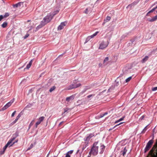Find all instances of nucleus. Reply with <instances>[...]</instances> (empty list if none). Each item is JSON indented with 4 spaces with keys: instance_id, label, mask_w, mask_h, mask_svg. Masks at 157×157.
<instances>
[{
    "instance_id": "obj_1",
    "label": "nucleus",
    "mask_w": 157,
    "mask_h": 157,
    "mask_svg": "<svg viewBox=\"0 0 157 157\" xmlns=\"http://www.w3.org/2000/svg\"><path fill=\"white\" fill-rule=\"evenodd\" d=\"M98 142H94L90 151V153H91L94 156H95L98 154Z\"/></svg>"
},
{
    "instance_id": "obj_2",
    "label": "nucleus",
    "mask_w": 157,
    "mask_h": 157,
    "mask_svg": "<svg viewBox=\"0 0 157 157\" xmlns=\"http://www.w3.org/2000/svg\"><path fill=\"white\" fill-rule=\"evenodd\" d=\"M152 157H157V139L155 144L150 151Z\"/></svg>"
},
{
    "instance_id": "obj_3",
    "label": "nucleus",
    "mask_w": 157,
    "mask_h": 157,
    "mask_svg": "<svg viewBox=\"0 0 157 157\" xmlns=\"http://www.w3.org/2000/svg\"><path fill=\"white\" fill-rule=\"evenodd\" d=\"M52 18H53L51 16V14L50 13L48 14V15L43 18V20L41 21L43 25H45L47 23L49 22Z\"/></svg>"
},
{
    "instance_id": "obj_4",
    "label": "nucleus",
    "mask_w": 157,
    "mask_h": 157,
    "mask_svg": "<svg viewBox=\"0 0 157 157\" xmlns=\"http://www.w3.org/2000/svg\"><path fill=\"white\" fill-rule=\"evenodd\" d=\"M154 137L153 136L152 139L150 140L147 143L146 147L144 149V152H146L150 149L151 147L153 144L154 142Z\"/></svg>"
},
{
    "instance_id": "obj_5",
    "label": "nucleus",
    "mask_w": 157,
    "mask_h": 157,
    "mask_svg": "<svg viewBox=\"0 0 157 157\" xmlns=\"http://www.w3.org/2000/svg\"><path fill=\"white\" fill-rule=\"evenodd\" d=\"M81 85L80 83H75L74 82L73 84H72L70 85L68 87L67 90H70L74 88H76L80 86Z\"/></svg>"
},
{
    "instance_id": "obj_6",
    "label": "nucleus",
    "mask_w": 157,
    "mask_h": 157,
    "mask_svg": "<svg viewBox=\"0 0 157 157\" xmlns=\"http://www.w3.org/2000/svg\"><path fill=\"white\" fill-rule=\"evenodd\" d=\"M14 100V99L13 98L10 100V101L7 103L2 109L3 110H4L7 108H8L12 104Z\"/></svg>"
},
{
    "instance_id": "obj_7",
    "label": "nucleus",
    "mask_w": 157,
    "mask_h": 157,
    "mask_svg": "<svg viewBox=\"0 0 157 157\" xmlns=\"http://www.w3.org/2000/svg\"><path fill=\"white\" fill-rule=\"evenodd\" d=\"M10 141H8L7 144L5 145V146L3 148V151H1V154H4L5 150L8 147H10L11 146H12L13 144L14 143H13V144H10Z\"/></svg>"
},
{
    "instance_id": "obj_8",
    "label": "nucleus",
    "mask_w": 157,
    "mask_h": 157,
    "mask_svg": "<svg viewBox=\"0 0 157 157\" xmlns=\"http://www.w3.org/2000/svg\"><path fill=\"white\" fill-rule=\"evenodd\" d=\"M108 43L103 41L100 44L99 48V49H103L105 48L108 46Z\"/></svg>"
},
{
    "instance_id": "obj_9",
    "label": "nucleus",
    "mask_w": 157,
    "mask_h": 157,
    "mask_svg": "<svg viewBox=\"0 0 157 157\" xmlns=\"http://www.w3.org/2000/svg\"><path fill=\"white\" fill-rule=\"evenodd\" d=\"M128 149V147H125L120 152V154L122 155L123 156H124L127 151Z\"/></svg>"
},
{
    "instance_id": "obj_10",
    "label": "nucleus",
    "mask_w": 157,
    "mask_h": 157,
    "mask_svg": "<svg viewBox=\"0 0 157 157\" xmlns=\"http://www.w3.org/2000/svg\"><path fill=\"white\" fill-rule=\"evenodd\" d=\"M105 146L103 144H101L100 147L99 154H101L103 153L105 150Z\"/></svg>"
},
{
    "instance_id": "obj_11",
    "label": "nucleus",
    "mask_w": 157,
    "mask_h": 157,
    "mask_svg": "<svg viewBox=\"0 0 157 157\" xmlns=\"http://www.w3.org/2000/svg\"><path fill=\"white\" fill-rule=\"evenodd\" d=\"M66 23L65 22L61 23L60 25L58 27V30H60L63 29L64 28V26L66 25Z\"/></svg>"
},
{
    "instance_id": "obj_12",
    "label": "nucleus",
    "mask_w": 157,
    "mask_h": 157,
    "mask_svg": "<svg viewBox=\"0 0 157 157\" xmlns=\"http://www.w3.org/2000/svg\"><path fill=\"white\" fill-rule=\"evenodd\" d=\"M74 98V96L73 95H71L70 97L66 98V100L67 102H70L72 101Z\"/></svg>"
},
{
    "instance_id": "obj_13",
    "label": "nucleus",
    "mask_w": 157,
    "mask_h": 157,
    "mask_svg": "<svg viewBox=\"0 0 157 157\" xmlns=\"http://www.w3.org/2000/svg\"><path fill=\"white\" fill-rule=\"evenodd\" d=\"M23 2H20L18 3L15 4H14L13 5V6L14 8H17L18 7H20L21 5H23Z\"/></svg>"
},
{
    "instance_id": "obj_14",
    "label": "nucleus",
    "mask_w": 157,
    "mask_h": 157,
    "mask_svg": "<svg viewBox=\"0 0 157 157\" xmlns=\"http://www.w3.org/2000/svg\"><path fill=\"white\" fill-rule=\"evenodd\" d=\"M73 150L68 151L66 154L65 157H71V155L73 153Z\"/></svg>"
},
{
    "instance_id": "obj_15",
    "label": "nucleus",
    "mask_w": 157,
    "mask_h": 157,
    "mask_svg": "<svg viewBox=\"0 0 157 157\" xmlns=\"http://www.w3.org/2000/svg\"><path fill=\"white\" fill-rule=\"evenodd\" d=\"M138 1H135L134 2H133L132 3L129 5L127 6V8H129V7H131L132 6H134L135 5L137 4L138 2Z\"/></svg>"
},
{
    "instance_id": "obj_16",
    "label": "nucleus",
    "mask_w": 157,
    "mask_h": 157,
    "mask_svg": "<svg viewBox=\"0 0 157 157\" xmlns=\"http://www.w3.org/2000/svg\"><path fill=\"white\" fill-rule=\"evenodd\" d=\"M157 19V15L151 18L148 19V21L150 22H153L155 21Z\"/></svg>"
},
{
    "instance_id": "obj_17",
    "label": "nucleus",
    "mask_w": 157,
    "mask_h": 157,
    "mask_svg": "<svg viewBox=\"0 0 157 157\" xmlns=\"http://www.w3.org/2000/svg\"><path fill=\"white\" fill-rule=\"evenodd\" d=\"M59 10H56V11H54L53 12H51L49 13L51 14V16L52 17V18H53L54 16L56 14H57L59 13Z\"/></svg>"
},
{
    "instance_id": "obj_18",
    "label": "nucleus",
    "mask_w": 157,
    "mask_h": 157,
    "mask_svg": "<svg viewBox=\"0 0 157 157\" xmlns=\"http://www.w3.org/2000/svg\"><path fill=\"white\" fill-rule=\"evenodd\" d=\"M109 60L108 57H106L104 60L103 63L104 65H106L108 64Z\"/></svg>"
},
{
    "instance_id": "obj_19",
    "label": "nucleus",
    "mask_w": 157,
    "mask_h": 157,
    "mask_svg": "<svg viewBox=\"0 0 157 157\" xmlns=\"http://www.w3.org/2000/svg\"><path fill=\"white\" fill-rule=\"evenodd\" d=\"M149 57L147 56H145L141 61V62L143 63L146 62L148 59Z\"/></svg>"
},
{
    "instance_id": "obj_20",
    "label": "nucleus",
    "mask_w": 157,
    "mask_h": 157,
    "mask_svg": "<svg viewBox=\"0 0 157 157\" xmlns=\"http://www.w3.org/2000/svg\"><path fill=\"white\" fill-rule=\"evenodd\" d=\"M44 25H43V24L41 22L40 24L36 28V29L37 30H38L39 29L42 27L43 26H44Z\"/></svg>"
},
{
    "instance_id": "obj_21",
    "label": "nucleus",
    "mask_w": 157,
    "mask_h": 157,
    "mask_svg": "<svg viewBox=\"0 0 157 157\" xmlns=\"http://www.w3.org/2000/svg\"><path fill=\"white\" fill-rule=\"evenodd\" d=\"M44 117H41L38 119V121L41 123L44 120Z\"/></svg>"
},
{
    "instance_id": "obj_22",
    "label": "nucleus",
    "mask_w": 157,
    "mask_h": 157,
    "mask_svg": "<svg viewBox=\"0 0 157 157\" xmlns=\"http://www.w3.org/2000/svg\"><path fill=\"white\" fill-rule=\"evenodd\" d=\"M94 136V135L93 134H90L88 136H87L86 137V140H89L91 138V137H92L93 136Z\"/></svg>"
},
{
    "instance_id": "obj_23",
    "label": "nucleus",
    "mask_w": 157,
    "mask_h": 157,
    "mask_svg": "<svg viewBox=\"0 0 157 157\" xmlns=\"http://www.w3.org/2000/svg\"><path fill=\"white\" fill-rule=\"evenodd\" d=\"M98 33V32H96L95 33L93 34V35H91L90 36H89L90 37L91 39L92 38L96 36Z\"/></svg>"
},
{
    "instance_id": "obj_24",
    "label": "nucleus",
    "mask_w": 157,
    "mask_h": 157,
    "mask_svg": "<svg viewBox=\"0 0 157 157\" xmlns=\"http://www.w3.org/2000/svg\"><path fill=\"white\" fill-rule=\"evenodd\" d=\"M98 33V32H96L95 33L93 34V35H91L90 36H89L90 37L91 39L92 38L96 36Z\"/></svg>"
},
{
    "instance_id": "obj_25",
    "label": "nucleus",
    "mask_w": 157,
    "mask_h": 157,
    "mask_svg": "<svg viewBox=\"0 0 157 157\" xmlns=\"http://www.w3.org/2000/svg\"><path fill=\"white\" fill-rule=\"evenodd\" d=\"M98 33V32H96L95 33L93 34V35H91L90 36H89L90 37L91 39L92 38L96 36Z\"/></svg>"
},
{
    "instance_id": "obj_26",
    "label": "nucleus",
    "mask_w": 157,
    "mask_h": 157,
    "mask_svg": "<svg viewBox=\"0 0 157 157\" xmlns=\"http://www.w3.org/2000/svg\"><path fill=\"white\" fill-rule=\"evenodd\" d=\"M98 33V32H96L95 33L93 34V35H91L90 36H89L90 37L91 39L92 38L96 36Z\"/></svg>"
},
{
    "instance_id": "obj_27",
    "label": "nucleus",
    "mask_w": 157,
    "mask_h": 157,
    "mask_svg": "<svg viewBox=\"0 0 157 157\" xmlns=\"http://www.w3.org/2000/svg\"><path fill=\"white\" fill-rule=\"evenodd\" d=\"M7 25V23L6 22H5L2 24V26L3 28H4L6 27Z\"/></svg>"
},
{
    "instance_id": "obj_28",
    "label": "nucleus",
    "mask_w": 157,
    "mask_h": 157,
    "mask_svg": "<svg viewBox=\"0 0 157 157\" xmlns=\"http://www.w3.org/2000/svg\"><path fill=\"white\" fill-rule=\"evenodd\" d=\"M147 126H146L143 129V130H142V131L141 132V133H142V134H143L144 133H145V132H146V131L147 130Z\"/></svg>"
},
{
    "instance_id": "obj_29",
    "label": "nucleus",
    "mask_w": 157,
    "mask_h": 157,
    "mask_svg": "<svg viewBox=\"0 0 157 157\" xmlns=\"http://www.w3.org/2000/svg\"><path fill=\"white\" fill-rule=\"evenodd\" d=\"M111 19V17H109V16H107L105 19V21L106 22H107L108 21H109Z\"/></svg>"
},
{
    "instance_id": "obj_30",
    "label": "nucleus",
    "mask_w": 157,
    "mask_h": 157,
    "mask_svg": "<svg viewBox=\"0 0 157 157\" xmlns=\"http://www.w3.org/2000/svg\"><path fill=\"white\" fill-rule=\"evenodd\" d=\"M56 87L55 86H54L52 87L49 90V91L50 92H52V91H53L56 88Z\"/></svg>"
},
{
    "instance_id": "obj_31",
    "label": "nucleus",
    "mask_w": 157,
    "mask_h": 157,
    "mask_svg": "<svg viewBox=\"0 0 157 157\" xmlns=\"http://www.w3.org/2000/svg\"><path fill=\"white\" fill-rule=\"evenodd\" d=\"M10 15V14L8 13H6L4 15L3 17L4 18H6L8 17Z\"/></svg>"
},
{
    "instance_id": "obj_32",
    "label": "nucleus",
    "mask_w": 157,
    "mask_h": 157,
    "mask_svg": "<svg viewBox=\"0 0 157 157\" xmlns=\"http://www.w3.org/2000/svg\"><path fill=\"white\" fill-rule=\"evenodd\" d=\"M124 117H125V116H124V117H121V118H120L116 122V123H117V122H120L121 121H122V120H124Z\"/></svg>"
},
{
    "instance_id": "obj_33",
    "label": "nucleus",
    "mask_w": 157,
    "mask_h": 157,
    "mask_svg": "<svg viewBox=\"0 0 157 157\" xmlns=\"http://www.w3.org/2000/svg\"><path fill=\"white\" fill-rule=\"evenodd\" d=\"M132 77L131 76H130V77H128V78H127L125 80L126 82H128L129 81L131 80V79H132Z\"/></svg>"
},
{
    "instance_id": "obj_34",
    "label": "nucleus",
    "mask_w": 157,
    "mask_h": 157,
    "mask_svg": "<svg viewBox=\"0 0 157 157\" xmlns=\"http://www.w3.org/2000/svg\"><path fill=\"white\" fill-rule=\"evenodd\" d=\"M15 137H13L11 138L8 141H10V144H12V141L15 140Z\"/></svg>"
},
{
    "instance_id": "obj_35",
    "label": "nucleus",
    "mask_w": 157,
    "mask_h": 157,
    "mask_svg": "<svg viewBox=\"0 0 157 157\" xmlns=\"http://www.w3.org/2000/svg\"><path fill=\"white\" fill-rule=\"evenodd\" d=\"M32 106V105L29 104V105H27L25 108V109H27L30 108Z\"/></svg>"
},
{
    "instance_id": "obj_36",
    "label": "nucleus",
    "mask_w": 157,
    "mask_h": 157,
    "mask_svg": "<svg viewBox=\"0 0 157 157\" xmlns=\"http://www.w3.org/2000/svg\"><path fill=\"white\" fill-rule=\"evenodd\" d=\"M31 66L30 64L29 63L27 65L25 69H29Z\"/></svg>"
},
{
    "instance_id": "obj_37",
    "label": "nucleus",
    "mask_w": 157,
    "mask_h": 157,
    "mask_svg": "<svg viewBox=\"0 0 157 157\" xmlns=\"http://www.w3.org/2000/svg\"><path fill=\"white\" fill-rule=\"evenodd\" d=\"M40 123H41L40 122L38 121L35 124L36 128H37L38 125H39L40 124Z\"/></svg>"
},
{
    "instance_id": "obj_38",
    "label": "nucleus",
    "mask_w": 157,
    "mask_h": 157,
    "mask_svg": "<svg viewBox=\"0 0 157 157\" xmlns=\"http://www.w3.org/2000/svg\"><path fill=\"white\" fill-rule=\"evenodd\" d=\"M40 123H41L40 122L38 121L35 124L36 128H37L38 125H39L40 124Z\"/></svg>"
},
{
    "instance_id": "obj_39",
    "label": "nucleus",
    "mask_w": 157,
    "mask_h": 157,
    "mask_svg": "<svg viewBox=\"0 0 157 157\" xmlns=\"http://www.w3.org/2000/svg\"><path fill=\"white\" fill-rule=\"evenodd\" d=\"M90 39H91L90 37L89 36H88L87 38L85 43H86V42H87V41H89Z\"/></svg>"
},
{
    "instance_id": "obj_40",
    "label": "nucleus",
    "mask_w": 157,
    "mask_h": 157,
    "mask_svg": "<svg viewBox=\"0 0 157 157\" xmlns=\"http://www.w3.org/2000/svg\"><path fill=\"white\" fill-rule=\"evenodd\" d=\"M157 90V86L153 87L152 88V90L153 91H155Z\"/></svg>"
},
{
    "instance_id": "obj_41",
    "label": "nucleus",
    "mask_w": 157,
    "mask_h": 157,
    "mask_svg": "<svg viewBox=\"0 0 157 157\" xmlns=\"http://www.w3.org/2000/svg\"><path fill=\"white\" fill-rule=\"evenodd\" d=\"M29 36V34L27 33L26 35L24 37V39H26V38H27Z\"/></svg>"
},
{
    "instance_id": "obj_42",
    "label": "nucleus",
    "mask_w": 157,
    "mask_h": 157,
    "mask_svg": "<svg viewBox=\"0 0 157 157\" xmlns=\"http://www.w3.org/2000/svg\"><path fill=\"white\" fill-rule=\"evenodd\" d=\"M155 10V9L154 8L152 9L151 10L148 12V13H150L153 12Z\"/></svg>"
},
{
    "instance_id": "obj_43",
    "label": "nucleus",
    "mask_w": 157,
    "mask_h": 157,
    "mask_svg": "<svg viewBox=\"0 0 157 157\" xmlns=\"http://www.w3.org/2000/svg\"><path fill=\"white\" fill-rule=\"evenodd\" d=\"M33 147V145L32 144H31L30 146V147H29L27 149V150H30L31 148H32Z\"/></svg>"
},
{
    "instance_id": "obj_44",
    "label": "nucleus",
    "mask_w": 157,
    "mask_h": 157,
    "mask_svg": "<svg viewBox=\"0 0 157 157\" xmlns=\"http://www.w3.org/2000/svg\"><path fill=\"white\" fill-rule=\"evenodd\" d=\"M4 18L2 15H0V21H1Z\"/></svg>"
},
{
    "instance_id": "obj_45",
    "label": "nucleus",
    "mask_w": 157,
    "mask_h": 157,
    "mask_svg": "<svg viewBox=\"0 0 157 157\" xmlns=\"http://www.w3.org/2000/svg\"><path fill=\"white\" fill-rule=\"evenodd\" d=\"M88 8H86V10L85 11V13H86V14H87L88 13Z\"/></svg>"
},
{
    "instance_id": "obj_46",
    "label": "nucleus",
    "mask_w": 157,
    "mask_h": 157,
    "mask_svg": "<svg viewBox=\"0 0 157 157\" xmlns=\"http://www.w3.org/2000/svg\"><path fill=\"white\" fill-rule=\"evenodd\" d=\"M16 113V111H14V112H13L12 113V115H11V117H13L14 116V115H15V113Z\"/></svg>"
},
{
    "instance_id": "obj_47",
    "label": "nucleus",
    "mask_w": 157,
    "mask_h": 157,
    "mask_svg": "<svg viewBox=\"0 0 157 157\" xmlns=\"http://www.w3.org/2000/svg\"><path fill=\"white\" fill-rule=\"evenodd\" d=\"M94 96V94H91V95H88L87 97L88 98H89L92 96Z\"/></svg>"
},
{
    "instance_id": "obj_48",
    "label": "nucleus",
    "mask_w": 157,
    "mask_h": 157,
    "mask_svg": "<svg viewBox=\"0 0 157 157\" xmlns=\"http://www.w3.org/2000/svg\"><path fill=\"white\" fill-rule=\"evenodd\" d=\"M21 115L20 114H19L18 116H17V117L16 118L18 120V119L20 118V117H21Z\"/></svg>"
},
{
    "instance_id": "obj_49",
    "label": "nucleus",
    "mask_w": 157,
    "mask_h": 157,
    "mask_svg": "<svg viewBox=\"0 0 157 157\" xmlns=\"http://www.w3.org/2000/svg\"><path fill=\"white\" fill-rule=\"evenodd\" d=\"M18 120V119H17V118H16V119H15V120L13 121V123L14 124V123H16L17 121V120Z\"/></svg>"
},
{
    "instance_id": "obj_50",
    "label": "nucleus",
    "mask_w": 157,
    "mask_h": 157,
    "mask_svg": "<svg viewBox=\"0 0 157 157\" xmlns=\"http://www.w3.org/2000/svg\"><path fill=\"white\" fill-rule=\"evenodd\" d=\"M104 116V114H101L100 115L99 117L100 118H102V117H103Z\"/></svg>"
},
{
    "instance_id": "obj_51",
    "label": "nucleus",
    "mask_w": 157,
    "mask_h": 157,
    "mask_svg": "<svg viewBox=\"0 0 157 157\" xmlns=\"http://www.w3.org/2000/svg\"><path fill=\"white\" fill-rule=\"evenodd\" d=\"M34 121L33 120L29 124V126H31V125H32L33 124V122Z\"/></svg>"
},
{
    "instance_id": "obj_52",
    "label": "nucleus",
    "mask_w": 157,
    "mask_h": 157,
    "mask_svg": "<svg viewBox=\"0 0 157 157\" xmlns=\"http://www.w3.org/2000/svg\"><path fill=\"white\" fill-rule=\"evenodd\" d=\"M91 154H92L91 153H90V152L89 153V155H88L87 157H90L91 155Z\"/></svg>"
},
{
    "instance_id": "obj_53",
    "label": "nucleus",
    "mask_w": 157,
    "mask_h": 157,
    "mask_svg": "<svg viewBox=\"0 0 157 157\" xmlns=\"http://www.w3.org/2000/svg\"><path fill=\"white\" fill-rule=\"evenodd\" d=\"M33 59L31 60L29 63L31 65H32V62H33Z\"/></svg>"
},
{
    "instance_id": "obj_54",
    "label": "nucleus",
    "mask_w": 157,
    "mask_h": 157,
    "mask_svg": "<svg viewBox=\"0 0 157 157\" xmlns=\"http://www.w3.org/2000/svg\"><path fill=\"white\" fill-rule=\"evenodd\" d=\"M144 116H141V117L140 118V119L141 120H142L143 119H144Z\"/></svg>"
},
{
    "instance_id": "obj_55",
    "label": "nucleus",
    "mask_w": 157,
    "mask_h": 157,
    "mask_svg": "<svg viewBox=\"0 0 157 157\" xmlns=\"http://www.w3.org/2000/svg\"><path fill=\"white\" fill-rule=\"evenodd\" d=\"M157 4V2H155L154 4H153L151 6V7L152 6H154V5H155V4Z\"/></svg>"
},
{
    "instance_id": "obj_56",
    "label": "nucleus",
    "mask_w": 157,
    "mask_h": 157,
    "mask_svg": "<svg viewBox=\"0 0 157 157\" xmlns=\"http://www.w3.org/2000/svg\"><path fill=\"white\" fill-rule=\"evenodd\" d=\"M104 115L105 116L106 115H107L108 114V113L107 112H105V113H104Z\"/></svg>"
},
{
    "instance_id": "obj_57",
    "label": "nucleus",
    "mask_w": 157,
    "mask_h": 157,
    "mask_svg": "<svg viewBox=\"0 0 157 157\" xmlns=\"http://www.w3.org/2000/svg\"><path fill=\"white\" fill-rule=\"evenodd\" d=\"M86 147V146H85V147H82V151H83L84 150V149Z\"/></svg>"
},
{
    "instance_id": "obj_58",
    "label": "nucleus",
    "mask_w": 157,
    "mask_h": 157,
    "mask_svg": "<svg viewBox=\"0 0 157 157\" xmlns=\"http://www.w3.org/2000/svg\"><path fill=\"white\" fill-rule=\"evenodd\" d=\"M154 8L155 9V10L157 8V6L155 7H154Z\"/></svg>"
},
{
    "instance_id": "obj_59",
    "label": "nucleus",
    "mask_w": 157,
    "mask_h": 157,
    "mask_svg": "<svg viewBox=\"0 0 157 157\" xmlns=\"http://www.w3.org/2000/svg\"><path fill=\"white\" fill-rule=\"evenodd\" d=\"M63 123V121L61 122L60 123V124H59V125H60V124H62Z\"/></svg>"
},
{
    "instance_id": "obj_60",
    "label": "nucleus",
    "mask_w": 157,
    "mask_h": 157,
    "mask_svg": "<svg viewBox=\"0 0 157 157\" xmlns=\"http://www.w3.org/2000/svg\"><path fill=\"white\" fill-rule=\"evenodd\" d=\"M67 111V110L64 109V113L66 112Z\"/></svg>"
},
{
    "instance_id": "obj_61",
    "label": "nucleus",
    "mask_w": 157,
    "mask_h": 157,
    "mask_svg": "<svg viewBox=\"0 0 157 157\" xmlns=\"http://www.w3.org/2000/svg\"><path fill=\"white\" fill-rule=\"evenodd\" d=\"M49 155V153L47 155L46 157H48Z\"/></svg>"
},
{
    "instance_id": "obj_62",
    "label": "nucleus",
    "mask_w": 157,
    "mask_h": 157,
    "mask_svg": "<svg viewBox=\"0 0 157 157\" xmlns=\"http://www.w3.org/2000/svg\"><path fill=\"white\" fill-rule=\"evenodd\" d=\"M149 13H148V12L147 13V14H146V15L147 16L148 15V14H149Z\"/></svg>"
},
{
    "instance_id": "obj_63",
    "label": "nucleus",
    "mask_w": 157,
    "mask_h": 157,
    "mask_svg": "<svg viewBox=\"0 0 157 157\" xmlns=\"http://www.w3.org/2000/svg\"><path fill=\"white\" fill-rule=\"evenodd\" d=\"M123 123V122L121 123H120L119 124H118L117 125H120V124H122Z\"/></svg>"
},
{
    "instance_id": "obj_64",
    "label": "nucleus",
    "mask_w": 157,
    "mask_h": 157,
    "mask_svg": "<svg viewBox=\"0 0 157 157\" xmlns=\"http://www.w3.org/2000/svg\"><path fill=\"white\" fill-rule=\"evenodd\" d=\"M86 90H85L84 91V92H85L86 91Z\"/></svg>"
}]
</instances>
